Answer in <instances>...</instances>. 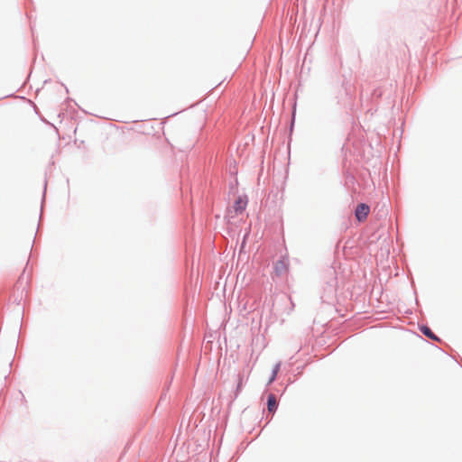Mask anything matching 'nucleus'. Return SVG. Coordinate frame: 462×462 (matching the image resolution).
Here are the masks:
<instances>
[{"instance_id":"1","label":"nucleus","mask_w":462,"mask_h":462,"mask_svg":"<svg viewBox=\"0 0 462 462\" xmlns=\"http://www.w3.org/2000/svg\"><path fill=\"white\" fill-rule=\"evenodd\" d=\"M338 279L333 267L325 270L322 275L320 300L323 303L333 304L337 299Z\"/></svg>"},{"instance_id":"2","label":"nucleus","mask_w":462,"mask_h":462,"mask_svg":"<svg viewBox=\"0 0 462 462\" xmlns=\"http://www.w3.org/2000/svg\"><path fill=\"white\" fill-rule=\"evenodd\" d=\"M369 213L370 207L365 202L358 203L354 210L355 217L359 223L365 221Z\"/></svg>"},{"instance_id":"3","label":"nucleus","mask_w":462,"mask_h":462,"mask_svg":"<svg viewBox=\"0 0 462 462\" xmlns=\"http://www.w3.org/2000/svg\"><path fill=\"white\" fill-rule=\"evenodd\" d=\"M289 259L287 256H281L274 263H273V272L276 276H282L285 272L289 269Z\"/></svg>"},{"instance_id":"4","label":"nucleus","mask_w":462,"mask_h":462,"mask_svg":"<svg viewBox=\"0 0 462 462\" xmlns=\"http://www.w3.org/2000/svg\"><path fill=\"white\" fill-rule=\"evenodd\" d=\"M247 204L248 199L246 195L238 196L234 201L233 208L236 214H241L245 210Z\"/></svg>"},{"instance_id":"5","label":"nucleus","mask_w":462,"mask_h":462,"mask_svg":"<svg viewBox=\"0 0 462 462\" xmlns=\"http://www.w3.org/2000/svg\"><path fill=\"white\" fill-rule=\"evenodd\" d=\"M418 328L425 337H429L430 339L436 342L442 341L441 338L437 336L427 324H419Z\"/></svg>"},{"instance_id":"6","label":"nucleus","mask_w":462,"mask_h":462,"mask_svg":"<svg viewBox=\"0 0 462 462\" xmlns=\"http://www.w3.org/2000/svg\"><path fill=\"white\" fill-rule=\"evenodd\" d=\"M266 406L269 413L274 414L276 412L279 406V402L274 393H270L267 395Z\"/></svg>"},{"instance_id":"7","label":"nucleus","mask_w":462,"mask_h":462,"mask_svg":"<svg viewBox=\"0 0 462 462\" xmlns=\"http://www.w3.org/2000/svg\"><path fill=\"white\" fill-rule=\"evenodd\" d=\"M281 369V362L276 363L271 372L270 377L268 379V382L266 383V387L270 386L274 381L277 379L278 373Z\"/></svg>"},{"instance_id":"8","label":"nucleus","mask_w":462,"mask_h":462,"mask_svg":"<svg viewBox=\"0 0 462 462\" xmlns=\"http://www.w3.org/2000/svg\"><path fill=\"white\" fill-rule=\"evenodd\" d=\"M242 388H243V378H242V376L239 375L236 387L234 391V396H233V399L230 401L229 405H231L233 403V402L238 397V395L240 394V393L242 391Z\"/></svg>"},{"instance_id":"9","label":"nucleus","mask_w":462,"mask_h":462,"mask_svg":"<svg viewBox=\"0 0 462 462\" xmlns=\"http://www.w3.org/2000/svg\"><path fill=\"white\" fill-rule=\"evenodd\" d=\"M294 124H295V111L292 113V116H291V123H290V134H292V131H293V128H294Z\"/></svg>"},{"instance_id":"10","label":"nucleus","mask_w":462,"mask_h":462,"mask_svg":"<svg viewBox=\"0 0 462 462\" xmlns=\"http://www.w3.org/2000/svg\"><path fill=\"white\" fill-rule=\"evenodd\" d=\"M237 184H238V181H237V179L236 178V180H235V183H232V182H231V183L229 184V187H230V189H235V187H236Z\"/></svg>"},{"instance_id":"11","label":"nucleus","mask_w":462,"mask_h":462,"mask_svg":"<svg viewBox=\"0 0 462 462\" xmlns=\"http://www.w3.org/2000/svg\"><path fill=\"white\" fill-rule=\"evenodd\" d=\"M41 120H42V122H44L45 124L51 125V126H52V127H54V128H55V130L57 131V128H56L52 124H51L50 122H48L47 120H45L43 117H41Z\"/></svg>"},{"instance_id":"12","label":"nucleus","mask_w":462,"mask_h":462,"mask_svg":"<svg viewBox=\"0 0 462 462\" xmlns=\"http://www.w3.org/2000/svg\"><path fill=\"white\" fill-rule=\"evenodd\" d=\"M41 221H42V214L40 215L39 224H38V227H37V231H36V236H37V235H38V233H39V228H40Z\"/></svg>"},{"instance_id":"13","label":"nucleus","mask_w":462,"mask_h":462,"mask_svg":"<svg viewBox=\"0 0 462 462\" xmlns=\"http://www.w3.org/2000/svg\"><path fill=\"white\" fill-rule=\"evenodd\" d=\"M347 178H348V179H350L352 181H354V180H355V177H354V175H352V174H349V175L347 176Z\"/></svg>"},{"instance_id":"14","label":"nucleus","mask_w":462,"mask_h":462,"mask_svg":"<svg viewBox=\"0 0 462 462\" xmlns=\"http://www.w3.org/2000/svg\"><path fill=\"white\" fill-rule=\"evenodd\" d=\"M46 185H47V181L45 180V182H44V190H43V198H42V199H44V196H45Z\"/></svg>"},{"instance_id":"15","label":"nucleus","mask_w":462,"mask_h":462,"mask_svg":"<svg viewBox=\"0 0 462 462\" xmlns=\"http://www.w3.org/2000/svg\"><path fill=\"white\" fill-rule=\"evenodd\" d=\"M20 394L22 395V401L26 402L25 397H24V395L23 394L22 392H20Z\"/></svg>"},{"instance_id":"16","label":"nucleus","mask_w":462,"mask_h":462,"mask_svg":"<svg viewBox=\"0 0 462 462\" xmlns=\"http://www.w3.org/2000/svg\"><path fill=\"white\" fill-rule=\"evenodd\" d=\"M71 101H73L72 98H69V97L67 98V102H71Z\"/></svg>"},{"instance_id":"17","label":"nucleus","mask_w":462,"mask_h":462,"mask_svg":"<svg viewBox=\"0 0 462 462\" xmlns=\"http://www.w3.org/2000/svg\"><path fill=\"white\" fill-rule=\"evenodd\" d=\"M34 110H35V112H36L37 114H39V113H38V108L36 107V106H35V105H34Z\"/></svg>"},{"instance_id":"18","label":"nucleus","mask_w":462,"mask_h":462,"mask_svg":"<svg viewBox=\"0 0 462 462\" xmlns=\"http://www.w3.org/2000/svg\"><path fill=\"white\" fill-rule=\"evenodd\" d=\"M171 380H172V378L169 381V384L168 385H170L171 383ZM168 388H169V386H167V389Z\"/></svg>"},{"instance_id":"19","label":"nucleus","mask_w":462,"mask_h":462,"mask_svg":"<svg viewBox=\"0 0 462 462\" xmlns=\"http://www.w3.org/2000/svg\"><path fill=\"white\" fill-rule=\"evenodd\" d=\"M66 92H69V88L65 86Z\"/></svg>"}]
</instances>
